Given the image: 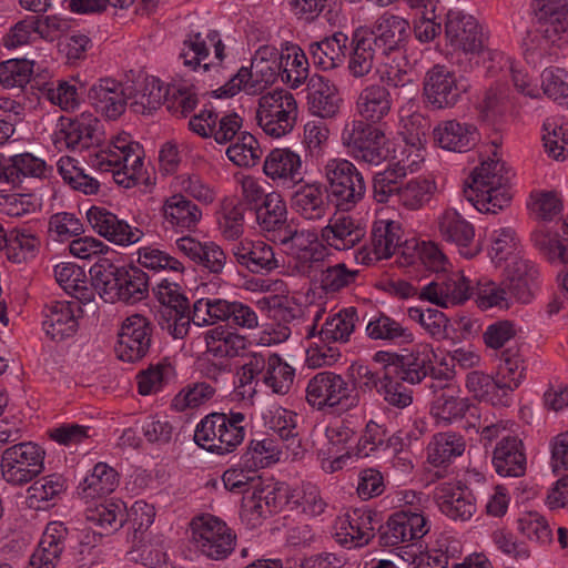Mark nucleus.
<instances>
[{
  "mask_svg": "<svg viewBox=\"0 0 568 568\" xmlns=\"http://www.w3.org/2000/svg\"><path fill=\"white\" fill-rule=\"evenodd\" d=\"M358 275V270H351L345 263L328 265L320 272V287L325 294H335L355 284Z\"/></svg>",
  "mask_w": 568,
  "mask_h": 568,
  "instance_id": "48",
  "label": "nucleus"
},
{
  "mask_svg": "<svg viewBox=\"0 0 568 568\" xmlns=\"http://www.w3.org/2000/svg\"><path fill=\"white\" fill-rule=\"evenodd\" d=\"M75 303L54 301L47 307L43 328L53 341H63L73 336L78 331V321L74 316Z\"/></svg>",
  "mask_w": 568,
  "mask_h": 568,
  "instance_id": "30",
  "label": "nucleus"
},
{
  "mask_svg": "<svg viewBox=\"0 0 568 568\" xmlns=\"http://www.w3.org/2000/svg\"><path fill=\"white\" fill-rule=\"evenodd\" d=\"M247 72L252 74L250 77L252 83L247 88L248 94H260L281 75V63L276 60L254 58Z\"/></svg>",
  "mask_w": 568,
  "mask_h": 568,
  "instance_id": "51",
  "label": "nucleus"
},
{
  "mask_svg": "<svg viewBox=\"0 0 568 568\" xmlns=\"http://www.w3.org/2000/svg\"><path fill=\"white\" fill-rule=\"evenodd\" d=\"M348 49L349 37L336 31L321 41L310 43L307 54L316 68L331 71L344 64Z\"/></svg>",
  "mask_w": 568,
  "mask_h": 568,
  "instance_id": "22",
  "label": "nucleus"
},
{
  "mask_svg": "<svg viewBox=\"0 0 568 568\" xmlns=\"http://www.w3.org/2000/svg\"><path fill=\"white\" fill-rule=\"evenodd\" d=\"M89 273L94 290L105 302L136 304L149 296V276L138 266H118L101 258Z\"/></svg>",
  "mask_w": 568,
  "mask_h": 568,
  "instance_id": "1",
  "label": "nucleus"
},
{
  "mask_svg": "<svg viewBox=\"0 0 568 568\" xmlns=\"http://www.w3.org/2000/svg\"><path fill=\"white\" fill-rule=\"evenodd\" d=\"M365 234V226L359 220L339 214L331 217L328 224L321 230V240L337 251H345L357 245Z\"/></svg>",
  "mask_w": 568,
  "mask_h": 568,
  "instance_id": "21",
  "label": "nucleus"
},
{
  "mask_svg": "<svg viewBox=\"0 0 568 568\" xmlns=\"http://www.w3.org/2000/svg\"><path fill=\"white\" fill-rule=\"evenodd\" d=\"M118 486V473L106 464L99 463L80 484L84 497L95 498L112 493Z\"/></svg>",
  "mask_w": 568,
  "mask_h": 568,
  "instance_id": "45",
  "label": "nucleus"
},
{
  "mask_svg": "<svg viewBox=\"0 0 568 568\" xmlns=\"http://www.w3.org/2000/svg\"><path fill=\"white\" fill-rule=\"evenodd\" d=\"M196 548L215 560L226 558L234 549L236 535L220 518L206 514L191 523Z\"/></svg>",
  "mask_w": 568,
  "mask_h": 568,
  "instance_id": "9",
  "label": "nucleus"
},
{
  "mask_svg": "<svg viewBox=\"0 0 568 568\" xmlns=\"http://www.w3.org/2000/svg\"><path fill=\"white\" fill-rule=\"evenodd\" d=\"M297 118V104L286 90L276 89L258 99L256 120L263 131L271 136L281 138L294 128Z\"/></svg>",
  "mask_w": 568,
  "mask_h": 568,
  "instance_id": "6",
  "label": "nucleus"
},
{
  "mask_svg": "<svg viewBox=\"0 0 568 568\" xmlns=\"http://www.w3.org/2000/svg\"><path fill=\"white\" fill-rule=\"evenodd\" d=\"M406 175V166L400 162L389 164L385 170L375 173L372 181L373 199L377 203L395 204Z\"/></svg>",
  "mask_w": 568,
  "mask_h": 568,
  "instance_id": "37",
  "label": "nucleus"
},
{
  "mask_svg": "<svg viewBox=\"0 0 568 568\" xmlns=\"http://www.w3.org/2000/svg\"><path fill=\"white\" fill-rule=\"evenodd\" d=\"M408 33L407 20L394 14H383L373 31H365L367 38L373 42V47L382 57H387L404 48Z\"/></svg>",
  "mask_w": 568,
  "mask_h": 568,
  "instance_id": "17",
  "label": "nucleus"
},
{
  "mask_svg": "<svg viewBox=\"0 0 568 568\" xmlns=\"http://www.w3.org/2000/svg\"><path fill=\"white\" fill-rule=\"evenodd\" d=\"M438 230L443 240L454 243L463 256L471 258L480 248L473 245L475 239L474 226L456 210L448 209L438 219Z\"/></svg>",
  "mask_w": 568,
  "mask_h": 568,
  "instance_id": "20",
  "label": "nucleus"
},
{
  "mask_svg": "<svg viewBox=\"0 0 568 568\" xmlns=\"http://www.w3.org/2000/svg\"><path fill=\"white\" fill-rule=\"evenodd\" d=\"M45 452L32 442L16 443L1 454V478L13 487L31 483L44 470Z\"/></svg>",
  "mask_w": 568,
  "mask_h": 568,
  "instance_id": "3",
  "label": "nucleus"
},
{
  "mask_svg": "<svg viewBox=\"0 0 568 568\" xmlns=\"http://www.w3.org/2000/svg\"><path fill=\"white\" fill-rule=\"evenodd\" d=\"M567 79L568 73L560 68L545 69L541 73V88L544 93L559 104L568 106Z\"/></svg>",
  "mask_w": 568,
  "mask_h": 568,
  "instance_id": "61",
  "label": "nucleus"
},
{
  "mask_svg": "<svg viewBox=\"0 0 568 568\" xmlns=\"http://www.w3.org/2000/svg\"><path fill=\"white\" fill-rule=\"evenodd\" d=\"M327 194L342 211H349L366 193L362 173L348 160L333 159L325 165Z\"/></svg>",
  "mask_w": 568,
  "mask_h": 568,
  "instance_id": "4",
  "label": "nucleus"
},
{
  "mask_svg": "<svg viewBox=\"0 0 568 568\" xmlns=\"http://www.w3.org/2000/svg\"><path fill=\"white\" fill-rule=\"evenodd\" d=\"M254 211L256 221L263 231H277L280 234L288 225L286 223V203L282 195L276 192L268 193L261 205H257Z\"/></svg>",
  "mask_w": 568,
  "mask_h": 568,
  "instance_id": "40",
  "label": "nucleus"
},
{
  "mask_svg": "<svg viewBox=\"0 0 568 568\" xmlns=\"http://www.w3.org/2000/svg\"><path fill=\"white\" fill-rule=\"evenodd\" d=\"M400 225L395 221L374 222L371 232V252L375 260L388 258L400 247Z\"/></svg>",
  "mask_w": 568,
  "mask_h": 568,
  "instance_id": "34",
  "label": "nucleus"
},
{
  "mask_svg": "<svg viewBox=\"0 0 568 568\" xmlns=\"http://www.w3.org/2000/svg\"><path fill=\"white\" fill-rule=\"evenodd\" d=\"M435 190L436 185L426 179L416 178L407 182L403 181L395 204L410 211L419 210L430 201Z\"/></svg>",
  "mask_w": 568,
  "mask_h": 568,
  "instance_id": "44",
  "label": "nucleus"
},
{
  "mask_svg": "<svg viewBox=\"0 0 568 568\" xmlns=\"http://www.w3.org/2000/svg\"><path fill=\"white\" fill-rule=\"evenodd\" d=\"M426 517L419 509H402L392 514L377 530L378 545L394 547L403 542L417 540L428 532Z\"/></svg>",
  "mask_w": 568,
  "mask_h": 568,
  "instance_id": "10",
  "label": "nucleus"
},
{
  "mask_svg": "<svg viewBox=\"0 0 568 568\" xmlns=\"http://www.w3.org/2000/svg\"><path fill=\"white\" fill-rule=\"evenodd\" d=\"M518 530L529 540L548 544L552 540L551 529L547 520L538 513H527L518 520Z\"/></svg>",
  "mask_w": 568,
  "mask_h": 568,
  "instance_id": "64",
  "label": "nucleus"
},
{
  "mask_svg": "<svg viewBox=\"0 0 568 568\" xmlns=\"http://www.w3.org/2000/svg\"><path fill=\"white\" fill-rule=\"evenodd\" d=\"M471 296L469 281L459 272L438 274L420 288L418 298L447 308L460 305Z\"/></svg>",
  "mask_w": 568,
  "mask_h": 568,
  "instance_id": "14",
  "label": "nucleus"
},
{
  "mask_svg": "<svg viewBox=\"0 0 568 568\" xmlns=\"http://www.w3.org/2000/svg\"><path fill=\"white\" fill-rule=\"evenodd\" d=\"M524 358L517 345L509 346L500 353L499 373L503 376L501 384L510 387V393L519 387L525 377Z\"/></svg>",
  "mask_w": 568,
  "mask_h": 568,
  "instance_id": "50",
  "label": "nucleus"
},
{
  "mask_svg": "<svg viewBox=\"0 0 568 568\" xmlns=\"http://www.w3.org/2000/svg\"><path fill=\"white\" fill-rule=\"evenodd\" d=\"M467 90L468 85L455 71L447 65L435 64L423 78L422 98L432 111L453 109Z\"/></svg>",
  "mask_w": 568,
  "mask_h": 568,
  "instance_id": "5",
  "label": "nucleus"
},
{
  "mask_svg": "<svg viewBox=\"0 0 568 568\" xmlns=\"http://www.w3.org/2000/svg\"><path fill=\"white\" fill-rule=\"evenodd\" d=\"M154 517V506L143 500H138L129 510L125 509V520L133 530V542L142 544L145 540V534L153 524Z\"/></svg>",
  "mask_w": 568,
  "mask_h": 568,
  "instance_id": "57",
  "label": "nucleus"
},
{
  "mask_svg": "<svg viewBox=\"0 0 568 568\" xmlns=\"http://www.w3.org/2000/svg\"><path fill=\"white\" fill-rule=\"evenodd\" d=\"M357 321L358 316L355 307L341 310L332 317L326 318L320 331L321 339L324 342H348Z\"/></svg>",
  "mask_w": 568,
  "mask_h": 568,
  "instance_id": "43",
  "label": "nucleus"
},
{
  "mask_svg": "<svg viewBox=\"0 0 568 568\" xmlns=\"http://www.w3.org/2000/svg\"><path fill=\"white\" fill-rule=\"evenodd\" d=\"M435 500L440 511L454 520H469L476 513L471 491L462 486L443 484L436 488Z\"/></svg>",
  "mask_w": 568,
  "mask_h": 568,
  "instance_id": "25",
  "label": "nucleus"
},
{
  "mask_svg": "<svg viewBox=\"0 0 568 568\" xmlns=\"http://www.w3.org/2000/svg\"><path fill=\"white\" fill-rule=\"evenodd\" d=\"M430 130V121L419 112H413L402 118V135L406 144L413 148H422L426 142L427 133Z\"/></svg>",
  "mask_w": 568,
  "mask_h": 568,
  "instance_id": "60",
  "label": "nucleus"
},
{
  "mask_svg": "<svg viewBox=\"0 0 568 568\" xmlns=\"http://www.w3.org/2000/svg\"><path fill=\"white\" fill-rule=\"evenodd\" d=\"M531 242L548 261L568 263V245L560 242L556 232L546 229L536 230L531 234Z\"/></svg>",
  "mask_w": 568,
  "mask_h": 568,
  "instance_id": "55",
  "label": "nucleus"
},
{
  "mask_svg": "<svg viewBox=\"0 0 568 568\" xmlns=\"http://www.w3.org/2000/svg\"><path fill=\"white\" fill-rule=\"evenodd\" d=\"M365 331L372 339H382L397 345L414 342V334L408 327L384 313H379L378 316L368 321Z\"/></svg>",
  "mask_w": 568,
  "mask_h": 568,
  "instance_id": "39",
  "label": "nucleus"
},
{
  "mask_svg": "<svg viewBox=\"0 0 568 568\" xmlns=\"http://www.w3.org/2000/svg\"><path fill=\"white\" fill-rule=\"evenodd\" d=\"M433 355L428 345H420L409 354L402 355L396 377L409 384L420 383L429 374Z\"/></svg>",
  "mask_w": 568,
  "mask_h": 568,
  "instance_id": "38",
  "label": "nucleus"
},
{
  "mask_svg": "<svg viewBox=\"0 0 568 568\" xmlns=\"http://www.w3.org/2000/svg\"><path fill=\"white\" fill-rule=\"evenodd\" d=\"M88 99L97 112L108 120L120 118L131 99L123 84L112 78L99 79L88 91Z\"/></svg>",
  "mask_w": 568,
  "mask_h": 568,
  "instance_id": "16",
  "label": "nucleus"
},
{
  "mask_svg": "<svg viewBox=\"0 0 568 568\" xmlns=\"http://www.w3.org/2000/svg\"><path fill=\"white\" fill-rule=\"evenodd\" d=\"M291 498L296 507L310 516H320L327 507L320 488L312 483H303L300 489L291 494Z\"/></svg>",
  "mask_w": 568,
  "mask_h": 568,
  "instance_id": "58",
  "label": "nucleus"
},
{
  "mask_svg": "<svg viewBox=\"0 0 568 568\" xmlns=\"http://www.w3.org/2000/svg\"><path fill=\"white\" fill-rule=\"evenodd\" d=\"M445 37L454 50L466 54H478L484 49V33L478 21L460 10L446 14Z\"/></svg>",
  "mask_w": 568,
  "mask_h": 568,
  "instance_id": "13",
  "label": "nucleus"
},
{
  "mask_svg": "<svg viewBox=\"0 0 568 568\" xmlns=\"http://www.w3.org/2000/svg\"><path fill=\"white\" fill-rule=\"evenodd\" d=\"M465 450V440L454 433H439L433 437L427 447V459L435 466H444Z\"/></svg>",
  "mask_w": 568,
  "mask_h": 568,
  "instance_id": "41",
  "label": "nucleus"
},
{
  "mask_svg": "<svg viewBox=\"0 0 568 568\" xmlns=\"http://www.w3.org/2000/svg\"><path fill=\"white\" fill-rule=\"evenodd\" d=\"M226 414L212 413L206 415L194 432V442L196 445L210 453L225 455L235 449V444L227 443L225 434L227 428L225 426Z\"/></svg>",
  "mask_w": 568,
  "mask_h": 568,
  "instance_id": "27",
  "label": "nucleus"
},
{
  "mask_svg": "<svg viewBox=\"0 0 568 568\" xmlns=\"http://www.w3.org/2000/svg\"><path fill=\"white\" fill-rule=\"evenodd\" d=\"M45 171L47 164L42 159L37 158L32 153L24 152L8 159L4 181L17 185L26 178H44Z\"/></svg>",
  "mask_w": 568,
  "mask_h": 568,
  "instance_id": "42",
  "label": "nucleus"
},
{
  "mask_svg": "<svg viewBox=\"0 0 568 568\" xmlns=\"http://www.w3.org/2000/svg\"><path fill=\"white\" fill-rule=\"evenodd\" d=\"M372 43L362 30H355L349 38L348 70L353 77L367 75L374 67V61L382 57Z\"/></svg>",
  "mask_w": 568,
  "mask_h": 568,
  "instance_id": "32",
  "label": "nucleus"
},
{
  "mask_svg": "<svg viewBox=\"0 0 568 568\" xmlns=\"http://www.w3.org/2000/svg\"><path fill=\"white\" fill-rule=\"evenodd\" d=\"M307 404L317 410L332 408H352L358 405V396H352L348 383L334 372L323 371L315 374L305 388Z\"/></svg>",
  "mask_w": 568,
  "mask_h": 568,
  "instance_id": "8",
  "label": "nucleus"
},
{
  "mask_svg": "<svg viewBox=\"0 0 568 568\" xmlns=\"http://www.w3.org/2000/svg\"><path fill=\"white\" fill-rule=\"evenodd\" d=\"M434 142L452 152L470 151L479 141V133L474 124L457 120H444L433 129Z\"/></svg>",
  "mask_w": 568,
  "mask_h": 568,
  "instance_id": "19",
  "label": "nucleus"
},
{
  "mask_svg": "<svg viewBox=\"0 0 568 568\" xmlns=\"http://www.w3.org/2000/svg\"><path fill=\"white\" fill-rule=\"evenodd\" d=\"M263 170L268 178L281 180L287 187L303 181L301 158L290 149L272 150L264 161Z\"/></svg>",
  "mask_w": 568,
  "mask_h": 568,
  "instance_id": "29",
  "label": "nucleus"
},
{
  "mask_svg": "<svg viewBox=\"0 0 568 568\" xmlns=\"http://www.w3.org/2000/svg\"><path fill=\"white\" fill-rule=\"evenodd\" d=\"M152 332V323L145 316L133 314L126 317L118 334L115 352L119 359L135 363L145 357L151 347Z\"/></svg>",
  "mask_w": 568,
  "mask_h": 568,
  "instance_id": "12",
  "label": "nucleus"
},
{
  "mask_svg": "<svg viewBox=\"0 0 568 568\" xmlns=\"http://www.w3.org/2000/svg\"><path fill=\"white\" fill-rule=\"evenodd\" d=\"M466 387L475 398L494 406L508 405L510 387L494 379L490 375L479 371H473L466 376Z\"/></svg>",
  "mask_w": 568,
  "mask_h": 568,
  "instance_id": "31",
  "label": "nucleus"
},
{
  "mask_svg": "<svg viewBox=\"0 0 568 568\" xmlns=\"http://www.w3.org/2000/svg\"><path fill=\"white\" fill-rule=\"evenodd\" d=\"M342 142L351 156L371 165H378L388 154L384 132L362 120L346 123Z\"/></svg>",
  "mask_w": 568,
  "mask_h": 568,
  "instance_id": "7",
  "label": "nucleus"
},
{
  "mask_svg": "<svg viewBox=\"0 0 568 568\" xmlns=\"http://www.w3.org/2000/svg\"><path fill=\"white\" fill-rule=\"evenodd\" d=\"M206 353L217 358H232L239 356L246 348L247 339L231 331L226 326L219 325L204 333Z\"/></svg>",
  "mask_w": 568,
  "mask_h": 568,
  "instance_id": "33",
  "label": "nucleus"
},
{
  "mask_svg": "<svg viewBox=\"0 0 568 568\" xmlns=\"http://www.w3.org/2000/svg\"><path fill=\"white\" fill-rule=\"evenodd\" d=\"M532 28L525 38L526 50L551 55L568 44V0H532Z\"/></svg>",
  "mask_w": 568,
  "mask_h": 568,
  "instance_id": "2",
  "label": "nucleus"
},
{
  "mask_svg": "<svg viewBox=\"0 0 568 568\" xmlns=\"http://www.w3.org/2000/svg\"><path fill=\"white\" fill-rule=\"evenodd\" d=\"M87 519L109 531H115L125 521V506L121 501L105 500L88 508Z\"/></svg>",
  "mask_w": 568,
  "mask_h": 568,
  "instance_id": "49",
  "label": "nucleus"
},
{
  "mask_svg": "<svg viewBox=\"0 0 568 568\" xmlns=\"http://www.w3.org/2000/svg\"><path fill=\"white\" fill-rule=\"evenodd\" d=\"M263 152L257 140L247 132L241 133L237 142L231 144L226 150V155L237 166H254L261 159Z\"/></svg>",
  "mask_w": 568,
  "mask_h": 568,
  "instance_id": "52",
  "label": "nucleus"
},
{
  "mask_svg": "<svg viewBox=\"0 0 568 568\" xmlns=\"http://www.w3.org/2000/svg\"><path fill=\"white\" fill-rule=\"evenodd\" d=\"M215 394V388L207 383H195L193 386L181 390L172 400V407L176 412H183L186 408L199 407Z\"/></svg>",
  "mask_w": 568,
  "mask_h": 568,
  "instance_id": "63",
  "label": "nucleus"
},
{
  "mask_svg": "<svg viewBox=\"0 0 568 568\" xmlns=\"http://www.w3.org/2000/svg\"><path fill=\"white\" fill-rule=\"evenodd\" d=\"M34 61L12 59L0 63V84L4 88H23L33 74Z\"/></svg>",
  "mask_w": 568,
  "mask_h": 568,
  "instance_id": "54",
  "label": "nucleus"
},
{
  "mask_svg": "<svg viewBox=\"0 0 568 568\" xmlns=\"http://www.w3.org/2000/svg\"><path fill=\"white\" fill-rule=\"evenodd\" d=\"M163 215L173 227L183 231L194 229L202 217V212L184 195L174 194L164 202Z\"/></svg>",
  "mask_w": 568,
  "mask_h": 568,
  "instance_id": "36",
  "label": "nucleus"
},
{
  "mask_svg": "<svg viewBox=\"0 0 568 568\" xmlns=\"http://www.w3.org/2000/svg\"><path fill=\"white\" fill-rule=\"evenodd\" d=\"M356 105L358 113L364 119L372 122H379L390 111V93L383 85H368L361 91Z\"/></svg>",
  "mask_w": 568,
  "mask_h": 568,
  "instance_id": "35",
  "label": "nucleus"
},
{
  "mask_svg": "<svg viewBox=\"0 0 568 568\" xmlns=\"http://www.w3.org/2000/svg\"><path fill=\"white\" fill-rule=\"evenodd\" d=\"M53 142L58 149L84 150L101 142L100 120L91 113H82L74 119L61 118Z\"/></svg>",
  "mask_w": 568,
  "mask_h": 568,
  "instance_id": "11",
  "label": "nucleus"
},
{
  "mask_svg": "<svg viewBox=\"0 0 568 568\" xmlns=\"http://www.w3.org/2000/svg\"><path fill=\"white\" fill-rule=\"evenodd\" d=\"M295 369L284 362L280 355L271 353L267 356V367L263 383L276 394H287L293 385Z\"/></svg>",
  "mask_w": 568,
  "mask_h": 568,
  "instance_id": "47",
  "label": "nucleus"
},
{
  "mask_svg": "<svg viewBox=\"0 0 568 568\" xmlns=\"http://www.w3.org/2000/svg\"><path fill=\"white\" fill-rule=\"evenodd\" d=\"M169 90L159 80L146 82L141 93L134 95L130 108L136 114H146L156 110L163 102H166Z\"/></svg>",
  "mask_w": 568,
  "mask_h": 568,
  "instance_id": "56",
  "label": "nucleus"
},
{
  "mask_svg": "<svg viewBox=\"0 0 568 568\" xmlns=\"http://www.w3.org/2000/svg\"><path fill=\"white\" fill-rule=\"evenodd\" d=\"M306 91L307 108L313 115L332 119L338 113L342 99L331 80L315 74L308 79Z\"/></svg>",
  "mask_w": 568,
  "mask_h": 568,
  "instance_id": "23",
  "label": "nucleus"
},
{
  "mask_svg": "<svg viewBox=\"0 0 568 568\" xmlns=\"http://www.w3.org/2000/svg\"><path fill=\"white\" fill-rule=\"evenodd\" d=\"M232 253L253 274L268 273L278 266L273 247L263 241H241L232 246Z\"/></svg>",
  "mask_w": 568,
  "mask_h": 568,
  "instance_id": "26",
  "label": "nucleus"
},
{
  "mask_svg": "<svg viewBox=\"0 0 568 568\" xmlns=\"http://www.w3.org/2000/svg\"><path fill=\"white\" fill-rule=\"evenodd\" d=\"M138 262L141 266L153 271L169 270L175 273H183L185 268L183 262L179 258L152 247L140 248Z\"/></svg>",
  "mask_w": 568,
  "mask_h": 568,
  "instance_id": "62",
  "label": "nucleus"
},
{
  "mask_svg": "<svg viewBox=\"0 0 568 568\" xmlns=\"http://www.w3.org/2000/svg\"><path fill=\"white\" fill-rule=\"evenodd\" d=\"M326 186L320 182L300 185L291 196L292 209L307 221L324 219L329 210Z\"/></svg>",
  "mask_w": 568,
  "mask_h": 568,
  "instance_id": "24",
  "label": "nucleus"
},
{
  "mask_svg": "<svg viewBox=\"0 0 568 568\" xmlns=\"http://www.w3.org/2000/svg\"><path fill=\"white\" fill-rule=\"evenodd\" d=\"M415 11L414 33L420 42L433 41L442 31L440 22H436V2L410 6Z\"/></svg>",
  "mask_w": 568,
  "mask_h": 568,
  "instance_id": "53",
  "label": "nucleus"
},
{
  "mask_svg": "<svg viewBox=\"0 0 568 568\" xmlns=\"http://www.w3.org/2000/svg\"><path fill=\"white\" fill-rule=\"evenodd\" d=\"M245 206L242 202L223 205L219 226L226 240H237L244 232Z\"/></svg>",
  "mask_w": 568,
  "mask_h": 568,
  "instance_id": "59",
  "label": "nucleus"
},
{
  "mask_svg": "<svg viewBox=\"0 0 568 568\" xmlns=\"http://www.w3.org/2000/svg\"><path fill=\"white\" fill-rule=\"evenodd\" d=\"M68 527L61 521L45 526L37 549L30 557L28 568H55L69 537Z\"/></svg>",
  "mask_w": 568,
  "mask_h": 568,
  "instance_id": "18",
  "label": "nucleus"
},
{
  "mask_svg": "<svg viewBox=\"0 0 568 568\" xmlns=\"http://www.w3.org/2000/svg\"><path fill=\"white\" fill-rule=\"evenodd\" d=\"M526 455L523 442L516 436H505L497 443L493 465L498 475L520 477L526 471Z\"/></svg>",
  "mask_w": 568,
  "mask_h": 568,
  "instance_id": "28",
  "label": "nucleus"
},
{
  "mask_svg": "<svg viewBox=\"0 0 568 568\" xmlns=\"http://www.w3.org/2000/svg\"><path fill=\"white\" fill-rule=\"evenodd\" d=\"M503 164L499 161L483 162L471 173V183L464 189V196H473L474 193L484 191V189H495L506 186L508 178L500 174Z\"/></svg>",
  "mask_w": 568,
  "mask_h": 568,
  "instance_id": "46",
  "label": "nucleus"
},
{
  "mask_svg": "<svg viewBox=\"0 0 568 568\" xmlns=\"http://www.w3.org/2000/svg\"><path fill=\"white\" fill-rule=\"evenodd\" d=\"M242 118L235 113L220 115L213 106L204 108L189 121V128L202 138H213L219 144L234 139L242 128Z\"/></svg>",
  "mask_w": 568,
  "mask_h": 568,
  "instance_id": "15",
  "label": "nucleus"
}]
</instances>
